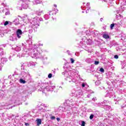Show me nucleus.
<instances>
[{"label":"nucleus","instance_id":"1","mask_svg":"<svg viewBox=\"0 0 126 126\" xmlns=\"http://www.w3.org/2000/svg\"><path fill=\"white\" fill-rule=\"evenodd\" d=\"M39 21H43V19L41 18L36 17L33 19V20L32 23L34 31H37V29L40 26V22Z\"/></svg>","mask_w":126,"mask_h":126},{"label":"nucleus","instance_id":"2","mask_svg":"<svg viewBox=\"0 0 126 126\" xmlns=\"http://www.w3.org/2000/svg\"><path fill=\"white\" fill-rule=\"evenodd\" d=\"M62 74L63 75H65V77H66V79L69 82H75V80L73 79V77L72 76V74H71V71H65L62 72Z\"/></svg>","mask_w":126,"mask_h":126},{"label":"nucleus","instance_id":"3","mask_svg":"<svg viewBox=\"0 0 126 126\" xmlns=\"http://www.w3.org/2000/svg\"><path fill=\"white\" fill-rule=\"evenodd\" d=\"M42 85L44 86V88H42V89H45L47 91H54V89L56 88L54 84L51 83H45Z\"/></svg>","mask_w":126,"mask_h":126},{"label":"nucleus","instance_id":"4","mask_svg":"<svg viewBox=\"0 0 126 126\" xmlns=\"http://www.w3.org/2000/svg\"><path fill=\"white\" fill-rule=\"evenodd\" d=\"M21 1L24 2V3L22 4V7H23L24 9H27V8H28V4L27 3H29L30 1L29 0H21Z\"/></svg>","mask_w":126,"mask_h":126},{"label":"nucleus","instance_id":"5","mask_svg":"<svg viewBox=\"0 0 126 126\" xmlns=\"http://www.w3.org/2000/svg\"><path fill=\"white\" fill-rule=\"evenodd\" d=\"M16 36L18 39H20L21 38V36L22 35V31L20 29H18L16 31Z\"/></svg>","mask_w":126,"mask_h":126},{"label":"nucleus","instance_id":"6","mask_svg":"<svg viewBox=\"0 0 126 126\" xmlns=\"http://www.w3.org/2000/svg\"><path fill=\"white\" fill-rule=\"evenodd\" d=\"M27 53V49H25L23 51V54L19 53L18 55H17L18 57H19L21 58V57H24V55Z\"/></svg>","mask_w":126,"mask_h":126},{"label":"nucleus","instance_id":"7","mask_svg":"<svg viewBox=\"0 0 126 126\" xmlns=\"http://www.w3.org/2000/svg\"><path fill=\"white\" fill-rule=\"evenodd\" d=\"M51 12H52V11H50L49 14H46L44 16V17L46 20H48V19L50 18V16L51 15Z\"/></svg>","mask_w":126,"mask_h":126},{"label":"nucleus","instance_id":"8","mask_svg":"<svg viewBox=\"0 0 126 126\" xmlns=\"http://www.w3.org/2000/svg\"><path fill=\"white\" fill-rule=\"evenodd\" d=\"M13 22L15 24V25H18V24H20V23H19V19L16 18L14 21Z\"/></svg>","mask_w":126,"mask_h":126},{"label":"nucleus","instance_id":"9","mask_svg":"<svg viewBox=\"0 0 126 126\" xmlns=\"http://www.w3.org/2000/svg\"><path fill=\"white\" fill-rule=\"evenodd\" d=\"M27 73L26 72L23 71L22 72V76L25 79H26V78L27 77Z\"/></svg>","mask_w":126,"mask_h":126},{"label":"nucleus","instance_id":"10","mask_svg":"<svg viewBox=\"0 0 126 126\" xmlns=\"http://www.w3.org/2000/svg\"><path fill=\"white\" fill-rule=\"evenodd\" d=\"M36 122H37V126H38L42 124V120L41 119H37L36 120Z\"/></svg>","mask_w":126,"mask_h":126},{"label":"nucleus","instance_id":"11","mask_svg":"<svg viewBox=\"0 0 126 126\" xmlns=\"http://www.w3.org/2000/svg\"><path fill=\"white\" fill-rule=\"evenodd\" d=\"M65 109L66 111H69L70 110H71V106H70L69 105H68L65 107Z\"/></svg>","mask_w":126,"mask_h":126},{"label":"nucleus","instance_id":"12","mask_svg":"<svg viewBox=\"0 0 126 126\" xmlns=\"http://www.w3.org/2000/svg\"><path fill=\"white\" fill-rule=\"evenodd\" d=\"M42 13H43V10H39L38 11H36V14H37V15L39 16H40Z\"/></svg>","mask_w":126,"mask_h":126},{"label":"nucleus","instance_id":"13","mask_svg":"<svg viewBox=\"0 0 126 126\" xmlns=\"http://www.w3.org/2000/svg\"><path fill=\"white\" fill-rule=\"evenodd\" d=\"M34 55V57H37L38 56V51H37V50L36 49L33 50V54Z\"/></svg>","mask_w":126,"mask_h":126},{"label":"nucleus","instance_id":"14","mask_svg":"<svg viewBox=\"0 0 126 126\" xmlns=\"http://www.w3.org/2000/svg\"><path fill=\"white\" fill-rule=\"evenodd\" d=\"M32 26H33V24H32V29H30L31 27H29V32L30 34H31L33 32V29H34V28L32 27Z\"/></svg>","mask_w":126,"mask_h":126},{"label":"nucleus","instance_id":"15","mask_svg":"<svg viewBox=\"0 0 126 126\" xmlns=\"http://www.w3.org/2000/svg\"><path fill=\"white\" fill-rule=\"evenodd\" d=\"M15 51H16V52H19L20 51H21V48L19 46H16V47H15Z\"/></svg>","mask_w":126,"mask_h":126},{"label":"nucleus","instance_id":"16","mask_svg":"<svg viewBox=\"0 0 126 126\" xmlns=\"http://www.w3.org/2000/svg\"><path fill=\"white\" fill-rule=\"evenodd\" d=\"M102 37L104 38V39H109V38H110V36L107 34H103Z\"/></svg>","mask_w":126,"mask_h":126},{"label":"nucleus","instance_id":"17","mask_svg":"<svg viewBox=\"0 0 126 126\" xmlns=\"http://www.w3.org/2000/svg\"><path fill=\"white\" fill-rule=\"evenodd\" d=\"M105 108L108 111H109V110H111V106L109 105H105Z\"/></svg>","mask_w":126,"mask_h":126},{"label":"nucleus","instance_id":"18","mask_svg":"<svg viewBox=\"0 0 126 126\" xmlns=\"http://www.w3.org/2000/svg\"><path fill=\"white\" fill-rule=\"evenodd\" d=\"M35 4H39V3H41L42 2V1L41 0H35Z\"/></svg>","mask_w":126,"mask_h":126},{"label":"nucleus","instance_id":"19","mask_svg":"<svg viewBox=\"0 0 126 126\" xmlns=\"http://www.w3.org/2000/svg\"><path fill=\"white\" fill-rule=\"evenodd\" d=\"M20 83H23V84L26 83V82L25 81V80H24L22 79H20Z\"/></svg>","mask_w":126,"mask_h":126},{"label":"nucleus","instance_id":"20","mask_svg":"<svg viewBox=\"0 0 126 126\" xmlns=\"http://www.w3.org/2000/svg\"><path fill=\"white\" fill-rule=\"evenodd\" d=\"M86 62L89 63H91V59L90 58H87L86 59Z\"/></svg>","mask_w":126,"mask_h":126},{"label":"nucleus","instance_id":"21","mask_svg":"<svg viewBox=\"0 0 126 126\" xmlns=\"http://www.w3.org/2000/svg\"><path fill=\"white\" fill-rule=\"evenodd\" d=\"M86 6L87 7L88 10V9H90V3H87L86 4Z\"/></svg>","mask_w":126,"mask_h":126},{"label":"nucleus","instance_id":"22","mask_svg":"<svg viewBox=\"0 0 126 126\" xmlns=\"http://www.w3.org/2000/svg\"><path fill=\"white\" fill-rule=\"evenodd\" d=\"M99 70H100V72H102V73H104L105 71V70H104V68H100Z\"/></svg>","mask_w":126,"mask_h":126},{"label":"nucleus","instance_id":"23","mask_svg":"<svg viewBox=\"0 0 126 126\" xmlns=\"http://www.w3.org/2000/svg\"><path fill=\"white\" fill-rule=\"evenodd\" d=\"M29 63L31 65H36V64L34 62H30Z\"/></svg>","mask_w":126,"mask_h":126},{"label":"nucleus","instance_id":"24","mask_svg":"<svg viewBox=\"0 0 126 126\" xmlns=\"http://www.w3.org/2000/svg\"><path fill=\"white\" fill-rule=\"evenodd\" d=\"M9 14H10V12H9V11H7L5 13V15H9Z\"/></svg>","mask_w":126,"mask_h":126},{"label":"nucleus","instance_id":"25","mask_svg":"<svg viewBox=\"0 0 126 126\" xmlns=\"http://www.w3.org/2000/svg\"><path fill=\"white\" fill-rule=\"evenodd\" d=\"M93 118H94V115L93 114H91L90 116V120H92V119H93Z\"/></svg>","mask_w":126,"mask_h":126},{"label":"nucleus","instance_id":"26","mask_svg":"<svg viewBox=\"0 0 126 126\" xmlns=\"http://www.w3.org/2000/svg\"><path fill=\"white\" fill-rule=\"evenodd\" d=\"M99 62L98 61H94V64H95V65H97V64H99Z\"/></svg>","mask_w":126,"mask_h":126},{"label":"nucleus","instance_id":"27","mask_svg":"<svg viewBox=\"0 0 126 126\" xmlns=\"http://www.w3.org/2000/svg\"><path fill=\"white\" fill-rule=\"evenodd\" d=\"M115 26V24H112L111 25H110V28L111 29H113V28Z\"/></svg>","mask_w":126,"mask_h":126},{"label":"nucleus","instance_id":"28","mask_svg":"<svg viewBox=\"0 0 126 126\" xmlns=\"http://www.w3.org/2000/svg\"><path fill=\"white\" fill-rule=\"evenodd\" d=\"M52 76H53V74H52V73L49 74L48 78H52Z\"/></svg>","mask_w":126,"mask_h":126},{"label":"nucleus","instance_id":"29","mask_svg":"<svg viewBox=\"0 0 126 126\" xmlns=\"http://www.w3.org/2000/svg\"><path fill=\"white\" fill-rule=\"evenodd\" d=\"M81 126H85V122L82 121Z\"/></svg>","mask_w":126,"mask_h":126},{"label":"nucleus","instance_id":"30","mask_svg":"<svg viewBox=\"0 0 126 126\" xmlns=\"http://www.w3.org/2000/svg\"><path fill=\"white\" fill-rule=\"evenodd\" d=\"M8 25V21H6L5 22V23H4V25L5 26H6V25Z\"/></svg>","mask_w":126,"mask_h":126},{"label":"nucleus","instance_id":"31","mask_svg":"<svg viewBox=\"0 0 126 126\" xmlns=\"http://www.w3.org/2000/svg\"><path fill=\"white\" fill-rule=\"evenodd\" d=\"M70 61H71V63H74V60H73V58L70 59Z\"/></svg>","mask_w":126,"mask_h":126},{"label":"nucleus","instance_id":"32","mask_svg":"<svg viewBox=\"0 0 126 126\" xmlns=\"http://www.w3.org/2000/svg\"><path fill=\"white\" fill-rule=\"evenodd\" d=\"M50 119L51 120H55L56 119V117H55V116H51Z\"/></svg>","mask_w":126,"mask_h":126},{"label":"nucleus","instance_id":"33","mask_svg":"<svg viewBox=\"0 0 126 126\" xmlns=\"http://www.w3.org/2000/svg\"><path fill=\"white\" fill-rule=\"evenodd\" d=\"M37 45L38 46H43V43H41L40 42H38Z\"/></svg>","mask_w":126,"mask_h":126},{"label":"nucleus","instance_id":"34","mask_svg":"<svg viewBox=\"0 0 126 126\" xmlns=\"http://www.w3.org/2000/svg\"><path fill=\"white\" fill-rule=\"evenodd\" d=\"M41 106H43L45 108H47V107H48V106H47V105L44 104H41Z\"/></svg>","mask_w":126,"mask_h":126},{"label":"nucleus","instance_id":"35","mask_svg":"<svg viewBox=\"0 0 126 126\" xmlns=\"http://www.w3.org/2000/svg\"><path fill=\"white\" fill-rule=\"evenodd\" d=\"M114 59H119V56L115 55L114 56Z\"/></svg>","mask_w":126,"mask_h":126},{"label":"nucleus","instance_id":"36","mask_svg":"<svg viewBox=\"0 0 126 126\" xmlns=\"http://www.w3.org/2000/svg\"><path fill=\"white\" fill-rule=\"evenodd\" d=\"M82 87H85V84H84V83H83L82 84Z\"/></svg>","mask_w":126,"mask_h":126},{"label":"nucleus","instance_id":"37","mask_svg":"<svg viewBox=\"0 0 126 126\" xmlns=\"http://www.w3.org/2000/svg\"><path fill=\"white\" fill-rule=\"evenodd\" d=\"M25 125L27 126H29V123H25Z\"/></svg>","mask_w":126,"mask_h":126},{"label":"nucleus","instance_id":"38","mask_svg":"<svg viewBox=\"0 0 126 126\" xmlns=\"http://www.w3.org/2000/svg\"><path fill=\"white\" fill-rule=\"evenodd\" d=\"M57 121L59 122V121H60L61 119H60V118H57Z\"/></svg>","mask_w":126,"mask_h":126},{"label":"nucleus","instance_id":"39","mask_svg":"<svg viewBox=\"0 0 126 126\" xmlns=\"http://www.w3.org/2000/svg\"><path fill=\"white\" fill-rule=\"evenodd\" d=\"M95 24H94V23H92L91 24V25H94Z\"/></svg>","mask_w":126,"mask_h":126},{"label":"nucleus","instance_id":"40","mask_svg":"<svg viewBox=\"0 0 126 126\" xmlns=\"http://www.w3.org/2000/svg\"><path fill=\"white\" fill-rule=\"evenodd\" d=\"M67 54H68V55H69V50H67Z\"/></svg>","mask_w":126,"mask_h":126},{"label":"nucleus","instance_id":"41","mask_svg":"<svg viewBox=\"0 0 126 126\" xmlns=\"http://www.w3.org/2000/svg\"><path fill=\"white\" fill-rule=\"evenodd\" d=\"M0 70H1V65L0 64Z\"/></svg>","mask_w":126,"mask_h":126},{"label":"nucleus","instance_id":"42","mask_svg":"<svg viewBox=\"0 0 126 126\" xmlns=\"http://www.w3.org/2000/svg\"><path fill=\"white\" fill-rule=\"evenodd\" d=\"M102 20H103V19L101 18L100 19V21L102 22Z\"/></svg>","mask_w":126,"mask_h":126},{"label":"nucleus","instance_id":"43","mask_svg":"<svg viewBox=\"0 0 126 126\" xmlns=\"http://www.w3.org/2000/svg\"><path fill=\"white\" fill-rule=\"evenodd\" d=\"M95 99H96V98H93V101H95Z\"/></svg>","mask_w":126,"mask_h":126},{"label":"nucleus","instance_id":"44","mask_svg":"<svg viewBox=\"0 0 126 126\" xmlns=\"http://www.w3.org/2000/svg\"><path fill=\"white\" fill-rule=\"evenodd\" d=\"M54 6H55V7H57V5L54 4Z\"/></svg>","mask_w":126,"mask_h":126},{"label":"nucleus","instance_id":"45","mask_svg":"<svg viewBox=\"0 0 126 126\" xmlns=\"http://www.w3.org/2000/svg\"><path fill=\"white\" fill-rule=\"evenodd\" d=\"M0 51H2V48H0Z\"/></svg>","mask_w":126,"mask_h":126},{"label":"nucleus","instance_id":"46","mask_svg":"<svg viewBox=\"0 0 126 126\" xmlns=\"http://www.w3.org/2000/svg\"><path fill=\"white\" fill-rule=\"evenodd\" d=\"M124 107H125V106H122V109H123V108H124Z\"/></svg>","mask_w":126,"mask_h":126},{"label":"nucleus","instance_id":"47","mask_svg":"<svg viewBox=\"0 0 126 126\" xmlns=\"http://www.w3.org/2000/svg\"><path fill=\"white\" fill-rule=\"evenodd\" d=\"M87 96H88V97H90V94H89Z\"/></svg>","mask_w":126,"mask_h":126},{"label":"nucleus","instance_id":"48","mask_svg":"<svg viewBox=\"0 0 126 126\" xmlns=\"http://www.w3.org/2000/svg\"><path fill=\"white\" fill-rule=\"evenodd\" d=\"M124 1L125 2V3L126 4V0H124Z\"/></svg>","mask_w":126,"mask_h":126},{"label":"nucleus","instance_id":"49","mask_svg":"<svg viewBox=\"0 0 126 126\" xmlns=\"http://www.w3.org/2000/svg\"><path fill=\"white\" fill-rule=\"evenodd\" d=\"M86 13H88V10L86 11Z\"/></svg>","mask_w":126,"mask_h":126},{"label":"nucleus","instance_id":"50","mask_svg":"<svg viewBox=\"0 0 126 126\" xmlns=\"http://www.w3.org/2000/svg\"><path fill=\"white\" fill-rule=\"evenodd\" d=\"M82 13H84V11H82Z\"/></svg>","mask_w":126,"mask_h":126},{"label":"nucleus","instance_id":"51","mask_svg":"<svg viewBox=\"0 0 126 126\" xmlns=\"http://www.w3.org/2000/svg\"><path fill=\"white\" fill-rule=\"evenodd\" d=\"M42 110H43V108H42L41 109H40L41 111H42Z\"/></svg>","mask_w":126,"mask_h":126},{"label":"nucleus","instance_id":"52","mask_svg":"<svg viewBox=\"0 0 126 126\" xmlns=\"http://www.w3.org/2000/svg\"><path fill=\"white\" fill-rule=\"evenodd\" d=\"M12 107H11V109H12Z\"/></svg>","mask_w":126,"mask_h":126},{"label":"nucleus","instance_id":"53","mask_svg":"<svg viewBox=\"0 0 126 126\" xmlns=\"http://www.w3.org/2000/svg\"><path fill=\"white\" fill-rule=\"evenodd\" d=\"M26 105H27V103H26Z\"/></svg>","mask_w":126,"mask_h":126}]
</instances>
